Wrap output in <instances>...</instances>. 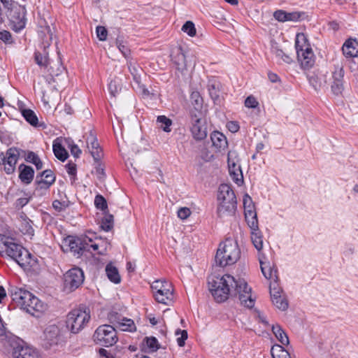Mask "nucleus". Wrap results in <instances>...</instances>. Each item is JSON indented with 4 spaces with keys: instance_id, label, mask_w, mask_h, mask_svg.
<instances>
[{
    "instance_id": "obj_13",
    "label": "nucleus",
    "mask_w": 358,
    "mask_h": 358,
    "mask_svg": "<svg viewBox=\"0 0 358 358\" xmlns=\"http://www.w3.org/2000/svg\"><path fill=\"white\" fill-rule=\"evenodd\" d=\"M269 290L273 304L279 310H285L288 308V302L278 282H270Z\"/></svg>"
},
{
    "instance_id": "obj_26",
    "label": "nucleus",
    "mask_w": 358,
    "mask_h": 358,
    "mask_svg": "<svg viewBox=\"0 0 358 358\" xmlns=\"http://www.w3.org/2000/svg\"><path fill=\"white\" fill-rule=\"evenodd\" d=\"M208 90L211 99L215 103H220L221 101V84L215 80H210L208 82Z\"/></svg>"
},
{
    "instance_id": "obj_20",
    "label": "nucleus",
    "mask_w": 358,
    "mask_h": 358,
    "mask_svg": "<svg viewBox=\"0 0 358 358\" xmlns=\"http://www.w3.org/2000/svg\"><path fill=\"white\" fill-rule=\"evenodd\" d=\"M87 148L95 161H99L103 153L96 136L90 134L87 140Z\"/></svg>"
},
{
    "instance_id": "obj_43",
    "label": "nucleus",
    "mask_w": 358,
    "mask_h": 358,
    "mask_svg": "<svg viewBox=\"0 0 358 358\" xmlns=\"http://www.w3.org/2000/svg\"><path fill=\"white\" fill-rule=\"evenodd\" d=\"M113 227V216L112 215H106L103 218L101 227L106 231H110Z\"/></svg>"
},
{
    "instance_id": "obj_2",
    "label": "nucleus",
    "mask_w": 358,
    "mask_h": 358,
    "mask_svg": "<svg viewBox=\"0 0 358 358\" xmlns=\"http://www.w3.org/2000/svg\"><path fill=\"white\" fill-rule=\"evenodd\" d=\"M237 280L230 275H212L208 278L209 290L217 302L226 301L236 285Z\"/></svg>"
},
{
    "instance_id": "obj_63",
    "label": "nucleus",
    "mask_w": 358,
    "mask_h": 358,
    "mask_svg": "<svg viewBox=\"0 0 358 358\" xmlns=\"http://www.w3.org/2000/svg\"><path fill=\"white\" fill-rule=\"evenodd\" d=\"M110 93L112 96H115L118 92V87L115 81H111L108 86Z\"/></svg>"
},
{
    "instance_id": "obj_21",
    "label": "nucleus",
    "mask_w": 358,
    "mask_h": 358,
    "mask_svg": "<svg viewBox=\"0 0 358 358\" xmlns=\"http://www.w3.org/2000/svg\"><path fill=\"white\" fill-rule=\"evenodd\" d=\"M30 303L31 306H28L27 312L34 316L39 317L47 310V305L35 296H33Z\"/></svg>"
},
{
    "instance_id": "obj_36",
    "label": "nucleus",
    "mask_w": 358,
    "mask_h": 358,
    "mask_svg": "<svg viewBox=\"0 0 358 358\" xmlns=\"http://www.w3.org/2000/svg\"><path fill=\"white\" fill-rule=\"evenodd\" d=\"M129 69L131 74L133 76L134 81L136 85H140L141 76L143 72V69L136 63L130 62L129 64Z\"/></svg>"
},
{
    "instance_id": "obj_34",
    "label": "nucleus",
    "mask_w": 358,
    "mask_h": 358,
    "mask_svg": "<svg viewBox=\"0 0 358 358\" xmlns=\"http://www.w3.org/2000/svg\"><path fill=\"white\" fill-rule=\"evenodd\" d=\"M116 327L123 331H136V325L132 320L123 318L116 323Z\"/></svg>"
},
{
    "instance_id": "obj_1",
    "label": "nucleus",
    "mask_w": 358,
    "mask_h": 358,
    "mask_svg": "<svg viewBox=\"0 0 358 358\" xmlns=\"http://www.w3.org/2000/svg\"><path fill=\"white\" fill-rule=\"evenodd\" d=\"M0 253L14 259L21 267L31 266L35 262L31 254L11 237L0 234Z\"/></svg>"
},
{
    "instance_id": "obj_27",
    "label": "nucleus",
    "mask_w": 358,
    "mask_h": 358,
    "mask_svg": "<svg viewBox=\"0 0 358 358\" xmlns=\"http://www.w3.org/2000/svg\"><path fill=\"white\" fill-rule=\"evenodd\" d=\"M20 179L25 184H29L33 180L34 171L33 169L24 164L19 166Z\"/></svg>"
},
{
    "instance_id": "obj_33",
    "label": "nucleus",
    "mask_w": 358,
    "mask_h": 358,
    "mask_svg": "<svg viewBox=\"0 0 358 358\" xmlns=\"http://www.w3.org/2000/svg\"><path fill=\"white\" fill-rule=\"evenodd\" d=\"M143 349L148 352H156L159 348V344L155 337H145L143 343Z\"/></svg>"
},
{
    "instance_id": "obj_23",
    "label": "nucleus",
    "mask_w": 358,
    "mask_h": 358,
    "mask_svg": "<svg viewBox=\"0 0 358 358\" xmlns=\"http://www.w3.org/2000/svg\"><path fill=\"white\" fill-rule=\"evenodd\" d=\"M210 139L213 146L217 152L225 150L228 146L226 136L220 131H213L210 135Z\"/></svg>"
},
{
    "instance_id": "obj_32",
    "label": "nucleus",
    "mask_w": 358,
    "mask_h": 358,
    "mask_svg": "<svg viewBox=\"0 0 358 358\" xmlns=\"http://www.w3.org/2000/svg\"><path fill=\"white\" fill-rule=\"evenodd\" d=\"M106 273L108 279L115 283L118 284L121 281V277L119 274L117 268L112 264H108L106 267Z\"/></svg>"
},
{
    "instance_id": "obj_22",
    "label": "nucleus",
    "mask_w": 358,
    "mask_h": 358,
    "mask_svg": "<svg viewBox=\"0 0 358 358\" xmlns=\"http://www.w3.org/2000/svg\"><path fill=\"white\" fill-rule=\"evenodd\" d=\"M47 29H48V32L49 33V36H48V39L45 41V43H43V48H44L43 53L36 52H35V56H34L36 63L39 66L45 67V68H46L49 64L48 54L46 52L45 49L47 47H48L50 45V41L52 39V34L50 33V30L49 28H47Z\"/></svg>"
},
{
    "instance_id": "obj_4",
    "label": "nucleus",
    "mask_w": 358,
    "mask_h": 358,
    "mask_svg": "<svg viewBox=\"0 0 358 358\" xmlns=\"http://www.w3.org/2000/svg\"><path fill=\"white\" fill-rule=\"evenodd\" d=\"M297 61L303 70H308L313 67L316 57L307 36L299 33L296 34L295 40Z\"/></svg>"
},
{
    "instance_id": "obj_45",
    "label": "nucleus",
    "mask_w": 358,
    "mask_h": 358,
    "mask_svg": "<svg viewBox=\"0 0 358 358\" xmlns=\"http://www.w3.org/2000/svg\"><path fill=\"white\" fill-rule=\"evenodd\" d=\"M30 199L31 196L28 194L24 192L21 193L20 196L15 201V204L16 208H21L24 207L29 203Z\"/></svg>"
},
{
    "instance_id": "obj_47",
    "label": "nucleus",
    "mask_w": 358,
    "mask_h": 358,
    "mask_svg": "<svg viewBox=\"0 0 358 358\" xmlns=\"http://www.w3.org/2000/svg\"><path fill=\"white\" fill-rule=\"evenodd\" d=\"M55 180V177L50 170H45L43 172L41 175V179L40 180L43 181L48 185H51Z\"/></svg>"
},
{
    "instance_id": "obj_58",
    "label": "nucleus",
    "mask_w": 358,
    "mask_h": 358,
    "mask_svg": "<svg viewBox=\"0 0 358 358\" xmlns=\"http://www.w3.org/2000/svg\"><path fill=\"white\" fill-rule=\"evenodd\" d=\"M52 207L58 212L64 210L66 207L67 204L65 202H61L58 200H55L52 203Z\"/></svg>"
},
{
    "instance_id": "obj_54",
    "label": "nucleus",
    "mask_w": 358,
    "mask_h": 358,
    "mask_svg": "<svg viewBox=\"0 0 358 358\" xmlns=\"http://www.w3.org/2000/svg\"><path fill=\"white\" fill-rule=\"evenodd\" d=\"M178 217L181 220H186L191 215V210L189 208L182 207L178 210Z\"/></svg>"
},
{
    "instance_id": "obj_55",
    "label": "nucleus",
    "mask_w": 358,
    "mask_h": 358,
    "mask_svg": "<svg viewBox=\"0 0 358 358\" xmlns=\"http://www.w3.org/2000/svg\"><path fill=\"white\" fill-rule=\"evenodd\" d=\"M95 162H96V165L95 166L94 173H95V175L96 176V177L99 179L101 180L104 177V168H103V166H102L99 163V161H95Z\"/></svg>"
},
{
    "instance_id": "obj_25",
    "label": "nucleus",
    "mask_w": 358,
    "mask_h": 358,
    "mask_svg": "<svg viewBox=\"0 0 358 358\" xmlns=\"http://www.w3.org/2000/svg\"><path fill=\"white\" fill-rule=\"evenodd\" d=\"M13 355L14 358H41L38 352L30 347L17 348Z\"/></svg>"
},
{
    "instance_id": "obj_51",
    "label": "nucleus",
    "mask_w": 358,
    "mask_h": 358,
    "mask_svg": "<svg viewBox=\"0 0 358 358\" xmlns=\"http://www.w3.org/2000/svg\"><path fill=\"white\" fill-rule=\"evenodd\" d=\"M50 185H48L42 180H38L35 192L39 195L45 194Z\"/></svg>"
},
{
    "instance_id": "obj_41",
    "label": "nucleus",
    "mask_w": 358,
    "mask_h": 358,
    "mask_svg": "<svg viewBox=\"0 0 358 358\" xmlns=\"http://www.w3.org/2000/svg\"><path fill=\"white\" fill-rule=\"evenodd\" d=\"M191 100L194 109L200 114L202 113L203 99L197 92H194L191 94Z\"/></svg>"
},
{
    "instance_id": "obj_53",
    "label": "nucleus",
    "mask_w": 358,
    "mask_h": 358,
    "mask_svg": "<svg viewBox=\"0 0 358 358\" xmlns=\"http://www.w3.org/2000/svg\"><path fill=\"white\" fill-rule=\"evenodd\" d=\"M96 33L98 38L101 41H104L107 38L108 36V31L103 26H98L96 29Z\"/></svg>"
},
{
    "instance_id": "obj_38",
    "label": "nucleus",
    "mask_w": 358,
    "mask_h": 358,
    "mask_svg": "<svg viewBox=\"0 0 358 358\" xmlns=\"http://www.w3.org/2000/svg\"><path fill=\"white\" fill-rule=\"evenodd\" d=\"M52 147L54 154L57 159L62 162L65 161L67 159L68 152L59 143L55 141L53 143Z\"/></svg>"
},
{
    "instance_id": "obj_61",
    "label": "nucleus",
    "mask_w": 358,
    "mask_h": 358,
    "mask_svg": "<svg viewBox=\"0 0 358 358\" xmlns=\"http://www.w3.org/2000/svg\"><path fill=\"white\" fill-rule=\"evenodd\" d=\"M273 16L277 20H278L280 22H285L287 12L279 10L274 13Z\"/></svg>"
},
{
    "instance_id": "obj_35",
    "label": "nucleus",
    "mask_w": 358,
    "mask_h": 358,
    "mask_svg": "<svg viewBox=\"0 0 358 358\" xmlns=\"http://www.w3.org/2000/svg\"><path fill=\"white\" fill-rule=\"evenodd\" d=\"M251 229V241L255 248L259 252L263 248V240L260 232L258 231V225L255 229Z\"/></svg>"
},
{
    "instance_id": "obj_44",
    "label": "nucleus",
    "mask_w": 358,
    "mask_h": 358,
    "mask_svg": "<svg viewBox=\"0 0 358 358\" xmlns=\"http://www.w3.org/2000/svg\"><path fill=\"white\" fill-rule=\"evenodd\" d=\"M275 55L277 59L285 64H291L293 62L292 57L281 50H276Z\"/></svg>"
},
{
    "instance_id": "obj_64",
    "label": "nucleus",
    "mask_w": 358,
    "mask_h": 358,
    "mask_svg": "<svg viewBox=\"0 0 358 358\" xmlns=\"http://www.w3.org/2000/svg\"><path fill=\"white\" fill-rule=\"evenodd\" d=\"M0 39L6 42L9 41L11 39V35L7 31H0Z\"/></svg>"
},
{
    "instance_id": "obj_11",
    "label": "nucleus",
    "mask_w": 358,
    "mask_h": 358,
    "mask_svg": "<svg viewBox=\"0 0 358 358\" xmlns=\"http://www.w3.org/2000/svg\"><path fill=\"white\" fill-rule=\"evenodd\" d=\"M8 12L13 29L15 31L22 29L26 24L25 7L19 4H14L13 7H11Z\"/></svg>"
},
{
    "instance_id": "obj_52",
    "label": "nucleus",
    "mask_w": 358,
    "mask_h": 358,
    "mask_svg": "<svg viewBox=\"0 0 358 358\" xmlns=\"http://www.w3.org/2000/svg\"><path fill=\"white\" fill-rule=\"evenodd\" d=\"M94 204L96 207L101 210L107 208L106 200L101 195H96L94 199Z\"/></svg>"
},
{
    "instance_id": "obj_5",
    "label": "nucleus",
    "mask_w": 358,
    "mask_h": 358,
    "mask_svg": "<svg viewBox=\"0 0 358 358\" xmlns=\"http://www.w3.org/2000/svg\"><path fill=\"white\" fill-rule=\"evenodd\" d=\"M217 201V213L220 217L223 218L234 215L236 207V199L234 191L229 185H220Z\"/></svg>"
},
{
    "instance_id": "obj_18",
    "label": "nucleus",
    "mask_w": 358,
    "mask_h": 358,
    "mask_svg": "<svg viewBox=\"0 0 358 358\" xmlns=\"http://www.w3.org/2000/svg\"><path fill=\"white\" fill-rule=\"evenodd\" d=\"M43 340L48 347L57 345L60 340V330L56 324L48 325L43 334Z\"/></svg>"
},
{
    "instance_id": "obj_3",
    "label": "nucleus",
    "mask_w": 358,
    "mask_h": 358,
    "mask_svg": "<svg viewBox=\"0 0 358 358\" xmlns=\"http://www.w3.org/2000/svg\"><path fill=\"white\" fill-rule=\"evenodd\" d=\"M241 257V250L236 240L227 238L219 245L216 262L222 267L234 264Z\"/></svg>"
},
{
    "instance_id": "obj_49",
    "label": "nucleus",
    "mask_w": 358,
    "mask_h": 358,
    "mask_svg": "<svg viewBox=\"0 0 358 358\" xmlns=\"http://www.w3.org/2000/svg\"><path fill=\"white\" fill-rule=\"evenodd\" d=\"M27 160L31 163H33L37 169H41L43 167V164L37 155H36L33 152H30L27 155Z\"/></svg>"
},
{
    "instance_id": "obj_37",
    "label": "nucleus",
    "mask_w": 358,
    "mask_h": 358,
    "mask_svg": "<svg viewBox=\"0 0 358 358\" xmlns=\"http://www.w3.org/2000/svg\"><path fill=\"white\" fill-rule=\"evenodd\" d=\"M273 358H291L287 350L280 345H274L271 350Z\"/></svg>"
},
{
    "instance_id": "obj_14",
    "label": "nucleus",
    "mask_w": 358,
    "mask_h": 358,
    "mask_svg": "<svg viewBox=\"0 0 358 358\" xmlns=\"http://www.w3.org/2000/svg\"><path fill=\"white\" fill-rule=\"evenodd\" d=\"M19 157V152L15 148L8 149L5 155H0V164L8 174L13 173Z\"/></svg>"
},
{
    "instance_id": "obj_59",
    "label": "nucleus",
    "mask_w": 358,
    "mask_h": 358,
    "mask_svg": "<svg viewBox=\"0 0 358 358\" xmlns=\"http://www.w3.org/2000/svg\"><path fill=\"white\" fill-rule=\"evenodd\" d=\"M301 14L299 12L287 13L286 21L296 22L300 19Z\"/></svg>"
},
{
    "instance_id": "obj_28",
    "label": "nucleus",
    "mask_w": 358,
    "mask_h": 358,
    "mask_svg": "<svg viewBox=\"0 0 358 358\" xmlns=\"http://www.w3.org/2000/svg\"><path fill=\"white\" fill-rule=\"evenodd\" d=\"M172 60L176 64L177 69L181 72H183V71L186 69L187 64L185 55L182 52L181 48L177 50L176 54L172 57Z\"/></svg>"
},
{
    "instance_id": "obj_39",
    "label": "nucleus",
    "mask_w": 358,
    "mask_h": 358,
    "mask_svg": "<svg viewBox=\"0 0 358 358\" xmlns=\"http://www.w3.org/2000/svg\"><path fill=\"white\" fill-rule=\"evenodd\" d=\"M24 119L32 126L38 125V120L35 113L30 109H23L21 111Z\"/></svg>"
},
{
    "instance_id": "obj_15",
    "label": "nucleus",
    "mask_w": 358,
    "mask_h": 358,
    "mask_svg": "<svg viewBox=\"0 0 358 358\" xmlns=\"http://www.w3.org/2000/svg\"><path fill=\"white\" fill-rule=\"evenodd\" d=\"M191 133L194 139L201 141L207 136V127L206 122L196 114L192 115Z\"/></svg>"
},
{
    "instance_id": "obj_62",
    "label": "nucleus",
    "mask_w": 358,
    "mask_h": 358,
    "mask_svg": "<svg viewBox=\"0 0 358 358\" xmlns=\"http://www.w3.org/2000/svg\"><path fill=\"white\" fill-rule=\"evenodd\" d=\"M227 127L232 133H236L239 129L238 124L236 122H234V121L229 122L227 124Z\"/></svg>"
},
{
    "instance_id": "obj_19",
    "label": "nucleus",
    "mask_w": 358,
    "mask_h": 358,
    "mask_svg": "<svg viewBox=\"0 0 358 358\" xmlns=\"http://www.w3.org/2000/svg\"><path fill=\"white\" fill-rule=\"evenodd\" d=\"M259 260L260 263V267L262 273L264 276L270 280V282H278V271L276 268L272 266L268 262H264L262 259V257H259Z\"/></svg>"
},
{
    "instance_id": "obj_17",
    "label": "nucleus",
    "mask_w": 358,
    "mask_h": 358,
    "mask_svg": "<svg viewBox=\"0 0 358 358\" xmlns=\"http://www.w3.org/2000/svg\"><path fill=\"white\" fill-rule=\"evenodd\" d=\"M243 206L245 220L249 227L250 229H255L257 226V214L255 211V207L252 199L248 194H245L243 197Z\"/></svg>"
},
{
    "instance_id": "obj_48",
    "label": "nucleus",
    "mask_w": 358,
    "mask_h": 358,
    "mask_svg": "<svg viewBox=\"0 0 358 358\" xmlns=\"http://www.w3.org/2000/svg\"><path fill=\"white\" fill-rule=\"evenodd\" d=\"M227 162H228V166L240 165L238 155L236 151L230 150L228 152Z\"/></svg>"
},
{
    "instance_id": "obj_42",
    "label": "nucleus",
    "mask_w": 358,
    "mask_h": 358,
    "mask_svg": "<svg viewBox=\"0 0 358 358\" xmlns=\"http://www.w3.org/2000/svg\"><path fill=\"white\" fill-rule=\"evenodd\" d=\"M20 229L24 234H28V235L34 234V229H33V227L31 225V221L29 220L23 219L21 221V223L20 225Z\"/></svg>"
},
{
    "instance_id": "obj_16",
    "label": "nucleus",
    "mask_w": 358,
    "mask_h": 358,
    "mask_svg": "<svg viewBox=\"0 0 358 358\" xmlns=\"http://www.w3.org/2000/svg\"><path fill=\"white\" fill-rule=\"evenodd\" d=\"M12 300L21 308L27 311L29 304L27 301L31 300L33 294L29 291L18 287H14L10 292Z\"/></svg>"
},
{
    "instance_id": "obj_57",
    "label": "nucleus",
    "mask_w": 358,
    "mask_h": 358,
    "mask_svg": "<svg viewBox=\"0 0 358 358\" xmlns=\"http://www.w3.org/2000/svg\"><path fill=\"white\" fill-rule=\"evenodd\" d=\"M85 238H87V243H89V249H85L84 251H91V250L93 251L98 250L99 248V243H93L92 238L88 236H85Z\"/></svg>"
},
{
    "instance_id": "obj_12",
    "label": "nucleus",
    "mask_w": 358,
    "mask_h": 358,
    "mask_svg": "<svg viewBox=\"0 0 358 358\" xmlns=\"http://www.w3.org/2000/svg\"><path fill=\"white\" fill-rule=\"evenodd\" d=\"M84 281V273L79 268L69 270L64 275V287L68 292L78 288Z\"/></svg>"
},
{
    "instance_id": "obj_29",
    "label": "nucleus",
    "mask_w": 358,
    "mask_h": 358,
    "mask_svg": "<svg viewBox=\"0 0 358 358\" xmlns=\"http://www.w3.org/2000/svg\"><path fill=\"white\" fill-rule=\"evenodd\" d=\"M229 173L231 179L238 185H241L243 182V176L240 165L228 166Z\"/></svg>"
},
{
    "instance_id": "obj_31",
    "label": "nucleus",
    "mask_w": 358,
    "mask_h": 358,
    "mask_svg": "<svg viewBox=\"0 0 358 358\" xmlns=\"http://www.w3.org/2000/svg\"><path fill=\"white\" fill-rule=\"evenodd\" d=\"M272 331L275 338L284 345L289 343V338L283 329L278 324L272 325Z\"/></svg>"
},
{
    "instance_id": "obj_8",
    "label": "nucleus",
    "mask_w": 358,
    "mask_h": 358,
    "mask_svg": "<svg viewBox=\"0 0 358 358\" xmlns=\"http://www.w3.org/2000/svg\"><path fill=\"white\" fill-rule=\"evenodd\" d=\"M96 343L106 347L112 346L117 341L115 329L110 325L99 327L93 335Z\"/></svg>"
},
{
    "instance_id": "obj_56",
    "label": "nucleus",
    "mask_w": 358,
    "mask_h": 358,
    "mask_svg": "<svg viewBox=\"0 0 358 358\" xmlns=\"http://www.w3.org/2000/svg\"><path fill=\"white\" fill-rule=\"evenodd\" d=\"M258 104L259 103L257 101V99L252 96L247 97V99L245 101V106L247 108H255L256 107H257Z\"/></svg>"
},
{
    "instance_id": "obj_6",
    "label": "nucleus",
    "mask_w": 358,
    "mask_h": 358,
    "mask_svg": "<svg viewBox=\"0 0 358 358\" xmlns=\"http://www.w3.org/2000/svg\"><path fill=\"white\" fill-rule=\"evenodd\" d=\"M155 299L158 303L171 306L174 302L173 288L166 280H157L151 285Z\"/></svg>"
},
{
    "instance_id": "obj_40",
    "label": "nucleus",
    "mask_w": 358,
    "mask_h": 358,
    "mask_svg": "<svg viewBox=\"0 0 358 358\" xmlns=\"http://www.w3.org/2000/svg\"><path fill=\"white\" fill-rule=\"evenodd\" d=\"M157 122L159 127L165 132H170L171 131V126L172 125V120L165 115H159L157 118Z\"/></svg>"
},
{
    "instance_id": "obj_9",
    "label": "nucleus",
    "mask_w": 358,
    "mask_h": 358,
    "mask_svg": "<svg viewBox=\"0 0 358 358\" xmlns=\"http://www.w3.org/2000/svg\"><path fill=\"white\" fill-rule=\"evenodd\" d=\"M62 248L65 252H73L75 255H80L85 249H89L87 238H78L69 236L63 239Z\"/></svg>"
},
{
    "instance_id": "obj_7",
    "label": "nucleus",
    "mask_w": 358,
    "mask_h": 358,
    "mask_svg": "<svg viewBox=\"0 0 358 358\" xmlns=\"http://www.w3.org/2000/svg\"><path fill=\"white\" fill-rule=\"evenodd\" d=\"M90 318V313L86 310L75 309L67 316V327L72 333L76 334L84 328Z\"/></svg>"
},
{
    "instance_id": "obj_10",
    "label": "nucleus",
    "mask_w": 358,
    "mask_h": 358,
    "mask_svg": "<svg viewBox=\"0 0 358 358\" xmlns=\"http://www.w3.org/2000/svg\"><path fill=\"white\" fill-rule=\"evenodd\" d=\"M234 290L238 294L241 305L251 308L255 306L256 297L252 292V289L248 285L244 279H238Z\"/></svg>"
},
{
    "instance_id": "obj_46",
    "label": "nucleus",
    "mask_w": 358,
    "mask_h": 358,
    "mask_svg": "<svg viewBox=\"0 0 358 358\" xmlns=\"http://www.w3.org/2000/svg\"><path fill=\"white\" fill-rule=\"evenodd\" d=\"M177 336V343L180 347H183L185 344V341L187 339V332L186 330L177 329L175 332Z\"/></svg>"
},
{
    "instance_id": "obj_50",
    "label": "nucleus",
    "mask_w": 358,
    "mask_h": 358,
    "mask_svg": "<svg viewBox=\"0 0 358 358\" xmlns=\"http://www.w3.org/2000/svg\"><path fill=\"white\" fill-rule=\"evenodd\" d=\"M182 30L192 37L194 36L196 33L194 24L191 21L186 22L182 27Z\"/></svg>"
},
{
    "instance_id": "obj_60",
    "label": "nucleus",
    "mask_w": 358,
    "mask_h": 358,
    "mask_svg": "<svg viewBox=\"0 0 358 358\" xmlns=\"http://www.w3.org/2000/svg\"><path fill=\"white\" fill-rule=\"evenodd\" d=\"M68 148L70 149L71 153L75 157H78L81 154V150L74 143L69 144Z\"/></svg>"
},
{
    "instance_id": "obj_30",
    "label": "nucleus",
    "mask_w": 358,
    "mask_h": 358,
    "mask_svg": "<svg viewBox=\"0 0 358 358\" xmlns=\"http://www.w3.org/2000/svg\"><path fill=\"white\" fill-rule=\"evenodd\" d=\"M309 83L315 90H320L325 87L327 80L322 74H314L309 78Z\"/></svg>"
},
{
    "instance_id": "obj_24",
    "label": "nucleus",
    "mask_w": 358,
    "mask_h": 358,
    "mask_svg": "<svg viewBox=\"0 0 358 358\" xmlns=\"http://www.w3.org/2000/svg\"><path fill=\"white\" fill-rule=\"evenodd\" d=\"M343 55L346 57H358V41L355 39H349L345 42L342 47Z\"/></svg>"
}]
</instances>
